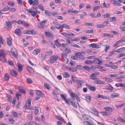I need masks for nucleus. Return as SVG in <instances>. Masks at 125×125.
<instances>
[{
	"label": "nucleus",
	"instance_id": "nucleus-1",
	"mask_svg": "<svg viewBox=\"0 0 125 125\" xmlns=\"http://www.w3.org/2000/svg\"><path fill=\"white\" fill-rule=\"evenodd\" d=\"M25 10L28 12L31 13V15L34 17L37 15L39 14L40 13V11L37 10H33L31 9H26Z\"/></svg>",
	"mask_w": 125,
	"mask_h": 125
},
{
	"label": "nucleus",
	"instance_id": "nucleus-2",
	"mask_svg": "<svg viewBox=\"0 0 125 125\" xmlns=\"http://www.w3.org/2000/svg\"><path fill=\"white\" fill-rule=\"evenodd\" d=\"M68 91L70 94V96L72 98V99L75 100L74 98L75 97L78 101L80 102V99L77 94H75L74 93L72 92L71 90H68Z\"/></svg>",
	"mask_w": 125,
	"mask_h": 125
},
{
	"label": "nucleus",
	"instance_id": "nucleus-3",
	"mask_svg": "<svg viewBox=\"0 0 125 125\" xmlns=\"http://www.w3.org/2000/svg\"><path fill=\"white\" fill-rule=\"evenodd\" d=\"M89 112L93 114L94 115L96 116H99V113L96 109L93 107H91L89 108Z\"/></svg>",
	"mask_w": 125,
	"mask_h": 125
},
{
	"label": "nucleus",
	"instance_id": "nucleus-4",
	"mask_svg": "<svg viewBox=\"0 0 125 125\" xmlns=\"http://www.w3.org/2000/svg\"><path fill=\"white\" fill-rule=\"evenodd\" d=\"M57 58L58 57L56 56H51L50 57V59L47 62L50 64H52L55 62Z\"/></svg>",
	"mask_w": 125,
	"mask_h": 125
},
{
	"label": "nucleus",
	"instance_id": "nucleus-5",
	"mask_svg": "<svg viewBox=\"0 0 125 125\" xmlns=\"http://www.w3.org/2000/svg\"><path fill=\"white\" fill-rule=\"evenodd\" d=\"M99 73L97 72H95L93 73L90 76V79L94 80L98 79V78L94 77H95L97 75H99Z\"/></svg>",
	"mask_w": 125,
	"mask_h": 125
},
{
	"label": "nucleus",
	"instance_id": "nucleus-6",
	"mask_svg": "<svg viewBox=\"0 0 125 125\" xmlns=\"http://www.w3.org/2000/svg\"><path fill=\"white\" fill-rule=\"evenodd\" d=\"M77 85V88H81L82 86V83H83L84 82L80 80H76Z\"/></svg>",
	"mask_w": 125,
	"mask_h": 125
},
{
	"label": "nucleus",
	"instance_id": "nucleus-7",
	"mask_svg": "<svg viewBox=\"0 0 125 125\" xmlns=\"http://www.w3.org/2000/svg\"><path fill=\"white\" fill-rule=\"evenodd\" d=\"M12 76L16 77L18 75V74L17 72L14 70H11L9 72Z\"/></svg>",
	"mask_w": 125,
	"mask_h": 125
},
{
	"label": "nucleus",
	"instance_id": "nucleus-8",
	"mask_svg": "<svg viewBox=\"0 0 125 125\" xmlns=\"http://www.w3.org/2000/svg\"><path fill=\"white\" fill-rule=\"evenodd\" d=\"M21 30L20 28L16 29L14 31V33L18 36H21Z\"/></svg>",
	"mask_w": 125,
	"mask_h": 125
},
{
	"label": "nucleus",
	"instance_id": "nucleus-9",
	"mask_svg": "<svg viewBox=\"0 0 125 125\" xmlns=\"http://www.w3.org/2000/svg\"><path fill=\"white\" fill-rule=\"evenodd\" d=\"M93 62L95 64H101L103 63V62L102 61L99 60L97 58L94 59Z\"/></svg>",
	"mask_w": 125,
	"mask_h": 125
},
{
	"label": "nucleus",
	"instance_id": "nucleus-10",
	"mask_svg": "<svg viewBox=\"0 0 125 125\" xmlns=\"http://www.w3.org/2000/svg\"><path fill=\"white\" fill-rule=\"evenodd\" d=\"M35 93L37 95L42 97H43L44 96V94L42 92L39 90L36 91Z\"/></svg>",
	"mask_w": 125,
	"mask_h": 125
},
{
	"label": "nucleus",
	"instance_id": "nucleus-11",
	"mask_svg": "<svg viewBox=\"0 0 125 125\" xmlns=\"http://www.w3.org/2000/svg\"><path fill=\"white\" fill-rule=\"evenodd\" d=\"M104 109L106 111H108L110 113L113 111V109L111 107L108 106H106L104 108Z\"/></svg>",
	"mask_w": 125,
	"mask_h": 125
},
{
	"label": "nucleus",
	"instance_id": "nucleus-12",
	"mask_svg": "<svg viewBox=\"0 0 125 125\" xmlns=\"http://www.w3.org/2000/svg\"><path fill=\"white\" fill-rule=\"evenodd\" d=\"M109 85H107L106 86L105 88L108 91H112L113 90V87L110 84H109Z\"/></svg>",
	"mask_w": 125,
	"mask_h": 125
},
{
	"label": "nucleus",
	"instance_id": "nucleus-13",
	"mask_svg": "<svg viewBox=\"0 0 125 125\" xmlns=\"http://www.w3.org/2000/svg\"><path fill=\"white\" fill-rule=\"evenodd\" d=\"M7 44L9 46H11L12 44V38L10 37L8 38L7 39Z\"/></svg>",
	"mask_w": 125,
	"mask_h": 125
},
{
	"label": "nucleus",
	"instance_id": "nucleus-14",
	"mask_svg": "<svg viewBox=\"0 0 125 125\" xmlns=\"http://www.w3.org/2000/svg\"><path fill=\"white\" fill-rule=\"evenodd\" d=\"M89 45L91 47H92L93 48H99L100 47L99 44L97 45L96 43H92L90 44Z\"/></svg>",
	"mask_w": 125,
	"mask_h": 125
},
{
	"label": "nucleus",
	"instance_id": "nucleus-15",
	"mask_svg": "<svg viewBox=\"0 0 125 125\" xmlns=\"http://www.w3.org/2000/svg\"><path fill=\"white\" fill-rule=\"evenodd\" d=\"M97 98H100L103 99H107V97L105 96L100 94H98L97 95Z\"/></svg>",
	"mask_w": 125,
	"mask_h": 125
},
{
	"label": "nucleus",
	"instance_id": "nucleus-16",
	"mask_svg": "<svg viewBox=\"0 0 125 125\" xmlns=\"http://www.w3.org/2000/svg\"><path fill=\"white\" fill-rule=\"evenodd\" d=\"M40 52L39 49H36L34 50L32 52V53L35 55H36L39 53Z\"/></svg>",
	"mask_w": 125,
	"mask_h": 125
},
{
	"label": "nucleus",
	"instance_id": "nucleus-17",
	"mask_svg": "<svg viewBox=\"0 0 125 125\" xmlns=\"http://www.w3.org/2000/svg\"><path fill=\"white\" fill-rule=\"evenodd\" d=\"M103 37H108L109 36L111 38H112L113 37V36L109 34L104 33L102 34Z\"/></svg>",
	"mask_w": 125,
	"mask_h": 125
},
{
	"label": "nucleus",
	"instance_id": "nucleus-18",
	"mask_svg": "<svg viewBox=\"0 0 125 125\" xmlns=\"http://www.w3.org/2000/svg\"><path fill=\"white\" fill-rule=\"evenodd\" d=\"M9 76L8 73H6L5 74L4 77V79L6 81H8L9 79Z\"/></svg>",
	"mask_w": 125,
	"mask_h": 125
},
{
	"label": "nucleus",
	"instance_id": "nucleus-19",
	"mask_svg": "<svg viewBox=\"0 0 125 125\" xmlns=\"http://www.w3.org/2000/svg\"><path fill=\"white\" fill-rule=\"evenodd\" d=\"M119 94L117 93H114L112 94L111 95V97L113 98L114 97H116L119 96Z\"/></svg>",
	"mask_w": 125,
	"mask_h": 125
},
{
	"label": "nucleus",
	"instance_id": "nucleus-20",
	"mask_svg": "<svg viewBox=\"0 0 125 125\" xmlns=\"http://www.w3.org/2000/svg\"><path fill=\"white\" fill-rule=\"evenodd\" d=\"M101 114L104 116H108L110 115V112H108L106 111L105 112H100Z\"/></svg>",
	"mask_w": 125,
	"mask_h": 125
},
{
	"label": "nucleus",
	"instance_id": "nucleus-21",
	"mask_svg": "<svg viewBox=\"0 0 125 125\" xmlns=\"http://www.w3.org/2000/svg\"><path fill=\"white\" fill-rule=\"evenodd\" d=\"M26 68L27 70L30 73H32L33 72V70L31 67L27 66L26 67Z\"/></svg>",
	"mask_w": 125,
	"mask_h": 125
},
{
	"label": "nucleus",
	"instance_id": "nucleus-22",
	"mask_svg": "<svg viewBox=\"0 0 125 125\" xmlns=\"http://www.w3.org/2000/svg\"><path fill=\"white\" fill-rule=\"evenodd\" d=\"M9 122L12 124L16 125V121L13 118L9 119Z\"/></svg>",
	"mask_w": 125,
	"mask_h": 125
},
{
	"label": "nucleus",
	"instance_id": "nucleus-23",
	"mask_svg": "<svg viewBox=\"0 0 125 125\" xmlns=\"http://www.w3.org/2000/svg\"><path fill=\"white\" fill-rule=\"evenodd\" d=\"M17 65L18 71L19 72L21 71L22 70V67L21 65L19 63H17Z\"/></svg>",
	"mask_w": 125,
	"mask_h": 125
},
{
	"label": "nucleus",
	"instance_id": "nucleus-24",
	"mask_svg": "<svg viewBox=\"0 0 125 125\" xmlns=\"http://www.w3.org/2000/svg\"><path fill=\"white\" fill-rule=\"evenodd\" d=\"M46 35L49 37H52L53 36L52 34L50 32H45Z\"/></svg>",
	"mask_w": 125,
	"mask_h": 125
},
{
	"label": "nucleus",
	"instance_id": "nucleus-25",
	"mask_svg": "<svg viewBox=\"0 0 125 125\" xmlns=\"http://www.w3.org/2000/svg\"><path fill=\"white\" fill-rule=\"evenodd\" d=\"M14 22L13 21H8L6 22V25L8 27H10L11 26V25Z\"/></svg>",
	"mask_w": 125,
	"mask_h": 125
},
{
	"label": "nucleus",
	"instance_id": "nucleus-26",
	"mask_svg": "<svg viewBox=\"0 0 125 125\" xmlns=\"http://www.w3.org/2000/svg\"><path fill=\"white\" fill-rule=\"evenodd\" d=\"M63 77L65 78L69 77L70 76V75L67 73L65 72L63 73Z\"/></svg>",
	"mask_w": 125,
	"mask_h": 125
},
{
	"label": "nucleus",
	"instance_id": "nucleus-27",
	"mask_svg": "<svg viewBox=\"0 0 125 125\" xmlns=\"http://www.w3.org/2000/svg\"><path fill=\"white\" fill-rule=\"evenodd\" d=\"M122 42H123L122 41V39H121V40L116 42L113 45V46L114 47H115L119 44Z\"/></svg>",
	"mask_w": 125,
	"mask_h": 125
},
{
	"label": "nucleus",
	"instance_id": "nucleus-28",
	"mask_svg": "<svg viewBox=\"0 0 125 125\" xmlns=\"http://www.w3.org/2000/svg\"><path fill=\"white\" fill-rule=\"evenodd\" d=\"M56 118L57 119L60 120L63 122L65 121L63 119L61 116H56Z\"/></svg>",
	"mask_w": 125,
	"mask_h": 125
},
{
	"label": "nucleus",
	"instance_id": "nucleus-29",
	"mask_svg": "<svg viewBox=\"0 0 125 125\" xmlns=\"http://www.w3.org/2000/svg\"><path fill=\"white\" fill-rule=\"evenodd\" d=\"M18 89L21 93H23L24 94H26L25 91L24 90L21 88L20 87H18Z\"/></svg>",
	"mask_w": 125,
	"mask_h": 125
},
{
	"label": "nucleus",
	"instance_id": "nucleus-30",
	"mask_svg": "<svg viewBox=\"0 0 125 125\" xmlns=\"http://www.w3.org/2000/svg\"><path fill=\"white\" fill-rule=\"evenodd\" d=\"M124 50V47H123L121 48L117 49L115 50V51L116 52H120L123 51V50Z\"/></svg>",
	"mask_w": 125,
	"mask_h": 125
},
{
	"label": "nucleus",
	"instance_id": "nucleus-31",
	"mask_svg": "<svg viewBox=\"0 0 125 125\" xmlns=\"http://www.w3.org/2000/svg\"><path fill=\"white\" fill-rule=\"evenodd\" d=\"M83 124L84 125H94V124L93 123L87 121H84Z\"/></svg>",
	"mask_w": 125,
	"mask_h": 125
},
{
	"label": "nucleus",
	"instance_id": "nucleus-32",
	"mask_svg": "<svg viewBox=\"0 0 125 125\" xmlns=\"http://www.w3.org/2000/svg\"><path fill=\"white\" fill-rule=\"evenodd\" d=\"M65 28L66 29H69V26L66 24H62V28Z\"/></svg>",
	"mask_w": 125,
	"mask_h": 125
},
{
	"label": "nucleus",
	"instance_id": "nucleus-33",
	"mask_svg": "<svg viewBox=\"0 0 125 125\" xmlns=\"http://www.w3.org/2000/svg\"><path fill=\"white\" fill-rule=\"evenodd\" d=\"M69 70L72 72H74L76 71V67H74L69 68Z\"/></svg>",
	"mask_w": 125,
	"mask_h": 125
},
{
	"label": "nucleus",
	"instance_id": "nucleus-34",
	"mask_svg": "<svg viewBox=\"0 0 125 125\" xmlns=\"http://www.w3.org/2000/svg\"><path fill=\"white\" fill-rule=\"evenodd\" d=\"M14 117L17 118L18 116V115L17 113L14 111H12L11 112Z\"/></svg>",
	"mask_w": 125,
	"mask_h": 125
},
{
	"label": "nucleus",
	"instance_id": "nucleus-35",
	"mask_svg": "<svg viewBox=\"0 0 125 125\" xmlns=\"http://www.w3.org/2000/svg\"><path fill=\"white\" fill-rule=\"evenodd\" d=\"M10 10V8L8 7L7 6L1 10V11H8Z\"/></svg>",
	"mask_w": 125,
	"mask_h": 125
},
{
	"label": "nucleus",
	"instance_id": "nucleus-36",
	"mask_svg": "<svg viewBox=\"0 0 125 125\" xmlns=\"http://www.w3.org/2000/svg\"><path fill=\"white\" fill-rule=\"evenodd\" d=\"M1 54L2 57H6V54L4 51H2L1 52Z\"/></svg>",
	"mask_w": 125,
	"mask_h": 125
},
{
	"label": "nucleus",
	"instance_id": "nucleus-37",
	"mask_svg": "<svg viewBox=\"0 0 125 125\" xmlns=\"http://www.w3.org/2000/svg\"><path fill=\"white\" fill-rule=\"evenodd\" d=\"M71 104L73 106L76 108L77 107V105L76 103H75L74 102L71 101Z\"/></svg>",
	"mask_w": 125,
	"mask_h": 125
},
{
	"label": "nucleus",
	"instance_id": "nucleus-38",
	"mask_svg": "<svg viewBox=\"0 0 125 125\" xmlns=\"http://www.w3.org/2000/svg\"><path fill=\"white\" fill-rule=\"evenodd\" d=\"M115 2H114V3H113V4L114 5L116 6H120L121 5V4L118 1L115 0Z\"/></svg>",
	"mask_w": 125,
	"mask_h": 125
},
{
	"label": "nucleus",
	"instance_id": "nucleus-39",
	"mask_svg": "<svg viewBox=\"0 0 125 125\" xmlns=\"http://www.w3.org/2000/svg\"><path fill=\"white\" fill-rule=\"evenodd\" d=\"M87 85L88 86V87L90 90L94 91L96 89L94 87L91 86L89 85Z\"/></svg>",
	"mask_w": 125,
	"mask_h": 125
},
{
	"label": "nucleus",
	"instance_id": "nucleus-40",
	"mask_svg": "<svg viewBox=\"0 0 125 125\" xmlns=\"http://www.w3.org/2000/svg\"><path fill=\"white\" fill-rule=\"evenodd\" d=\"M81 53L83 55H84L85 54V53L84 52H79L78 53H75V54L77 58V57H78V56H79V55H82L81 54Z\"/></svg>",
	"mask_w": 125,
	"mask_h": 125
},
{
	"label": "nucleus",
	"instance_id": "nucleus-41",
	"mask_svg": "<svg viewBox=\"0 0 125 125\" xmlns=\"http://www.w3.org/2000/svg\"><path fill=\"white\" fill-rule=\"evenodd\" d=\"M52 52L49 51L45 53V55L46 56H50L52 54Z\"/></svg>",
	"mask_w": 125,
	"mask_h": 125
},
{
	"label": "nucleus",
	"instance_id": "nucleus-42",
	"mask_svg": "<svg viewBox=\"0 0 125 125\" xmlns=\"http://www.w3.org/2000/svg\"><path fill=\"white\" fill-rule=\"evenodd\" d=\"M78 59L82 60H85V58L82 55H79L77 58Z\"/></svg>",
	"mask_w": 125,
	"mask_h": 125
},
{
	"label": "nucleus",
	"instance_id": "nucleus-43",
	"mask_svg": "<svg viewBox=\"0 0 125 125\" xmlns=\"http://www.w3.org/2000/svg\"><path fill=\"white\" fill-rule=\"evenodd\" d=\"M116 52L115 50H113L110 52V53L108 55L109 56H111L115 54Z\"/></svg>",
	"mask_w": 125,
	"mask_h": 125
},
{
	"label": "nucleus",
	"instance_id": "nucleus-44",
	"mask_svg": "<svg viewBox=\"0 0 125 125\" xmlns=\"http://www.w3.org/2000/svg\"><path fill=\"white\" fill-rule=\"evenodd\" d=\"M109 46L108 45L105 44V46L104 51L105 52H106L108 50L109 48Z\"/></svg>",
	"mask_w": 125,
	"mask_h": 125
},
{
	"label": "nucleus",
	"instance_id": "nucleus-45",
	"mask_svg": "<svg viewBox=\"0 0 125 125\" xmlns=\"http://www.w3.org/2000/svg\"><path fill=\"white\" fill-rule=\"evenodd\" d=\"M54 42L55 45L57 46L60 47L61 46V44L58 42L57 40H56L55 41H54Z\"/></svg>",
	"mask_w": 125,
	"mask_h": 125
},
{
	"label": "nucleus",
	"instance_id": "nucleus-46",
	"mask_svg": "<svg viewBox=\"0 0 125 125\" xmlns=\"http://www.w3.org/2000/svg\"><path fill=\"white\" fill-rule=\"evenodd\" d=\"M41 60L43 61L45 59L46 56L45 54H41Z\"/></svg>",
	"mask_w": 125,
	"mask_h": 125
},
{
	"label": "nucleus",
	"instance_id": "nucleus-47",
	"mask_svg": "<svg viewBox=\"0 0 125 125\" xmlns=\"http://www.w3.org/2000/svg\"><path fill=\"white\" fill-rule=\"evenodd\" d=\"M109 19L111 22H113L116 21L115 18V17H110Z\"/></svg>",
	"mask_w": 125,
	"mask_h": 125
},
{
	"label": "nucleus",
	"instance_id": "nucleus-48",
	"mask_svg": "<svg viewBox=\"0 0 125 125\" xmlns=\"http://www.w3.org/2000/svg\"><path fill=\"white\" fill-rule=\"evenodd\" d=\"M38 7L39 9L42 11H43L44 10V7L41 5H39L38 6Z\"/></svg>",
	"mask_w": 125,
	"mask_h": 125
},
{
	"label": "nucleus",
	"instance_id": "nucleus-49",
	"mask_svg": "<svg viewBox=\"0 0 125 125\" xmlns=\"http://www.w3.org/2000/svg\"><path fill=\"white\" fill-rule=\"evenodd\" d=\"M44 86L46 89H50V87L49 85L47 83H44Z\"/></svg>",
	"mask_w": 125,
	"mask_h": 125
},
{
	"label": "nucleus",
	"instance_id": "nucleus-50",
	"mask_svg": "<svg viewBox=\"0 0 125 125\" xmlns=\"http://www.w3.org/2000/svg\"><path fill=\"white\" fill-rule=\"evenodd\" d=\"M23 23L22 24V25L26 27H29V25L26 22H25V21H23Z\"/></svg>",
	"mask_w": 125,
	"mask_h": 125
},
{
	"label": "nucleus",
	"instance_id": "nucleus-51",
	"mask_svg": "<svg viewBox=\"0 0 125 125\" xmlns=\"http://www.w3.org/2000/svg\"><path fill=\"white\" fill-rule=\"evenodd\" d=\"M124 85V84L120 83H116L115 85V86L116 87H122Z\"/></svg>",
	"mask_w": 125,
	"mask_h": 125
},
{
	"label": "nucleus",
	"instance_id": "nucleus-52",
	"mask_svg": "<svg viewBox=\"0 0 125 125\" xmlns=\"http://www.w3.org/2000/svg\"><path fill=\"white\" fill-rule=\"evenodd\" d=\"M27 83L29 84H31L32 83V80L29 78L27 79Z\"/></svg>",
	"mask_w": 125,
	"mask_h": 125
},
{
	"label": "nucleus",
	"instance_id": "nucleus-53",
	"mask_svg": "<svg viewBox=\"0 0 125 125\" xmlns=\"http://www.w3.org/2000/svg\"><path fill=\"white\" fill-rule=\"evenodd\" d=\"M93 31V29H92L90 30H87L85 32L87 33H92Z\"/></svg>",
	"mask_w": 125,
	"mask_h": 125
},
{
	"label": "nucleus",
	"instance_id": "nucleus-54",
	"mask_svg": "<svg viewBox=\"0 0 125 125\" xmlns=\"http://www.w3.org/2000/svg\"><path fill=\"white\" fill-rule=\"evenodd\" d=\"M72 79L73 81L75 82L77 80L76 77L73 75L72 76Z\"/></svg>",
	"mask_w": 125,
	"mask_h": 125
},
{
	"label": "nucleus",
	"instance_id": "nucleus-55",
	"mask_svg": "<svg viewBox=\"0 0 125 125\" xmlns=\"http://www.w3.org/2000/svg\"><path fill=\"white\" fill-rule=\"evenodd\" d=\"M93 63V62L92 61L89 60H87V61H85V63L86 64H90L91 63Z\"/></svg>",
	"mask_w": 125,
	"mask_h": 125
},
{
	"label": "nucleus",
	"instance_id": "nucleus-56",
	"mask_svg": "<svg viewBox=\"0 0 125 125\" xmlns=\"http://www.w3.org/2000/svg\"><path fill=\"white\" fill-rule=\"evenodd\" d=\"M16 97L18 100V101H19L20 99V97H21V94L19 93H17L16 94Z\"/></svg>",
	"mask_w": 125,
	"mask_h": 125
},
{
	"label": "nucleus",
	"instance_id": "nucleus-57",
	"mask_svg": "<svg viewBox=\"0 0 125 125\" xmlns=\"http://www.w3.org/2000/svg\"><path fill=\"white\" fill-rule=\"evenodd\" d=\"M103 5V7L106 8L108 6H110V4H105V2H104V3L102 4Z\"/></svg>",
	"mask_w": 125,
	"mask_h": 125
},
{
	"label": "nucleus",
	"instance_id": "nucleus-58",
	"mask_svg": "<svg viewBox=\"0 0 125 125\" xmlns=\"http://www.w3.org/2000/svg\"><path fill=\"white\" fill-rule=\"evenodd\" d=\"M38 27L40 29H42L43 28V26L42 24L40 23H38Z\"/></svg>",
	"mask_w": 125,
	"mask_h": 125
},
{
	"label": "nucleus",
	"instance_id": "nucleus-59",
	"mask_svg": "<svg viewBox=\"0 0 125 125\" xmlns=\"http://www.w3.org/2000/svg\"><path fill=\"white\" fill-rule=\"evenodd\" d=\"M45 13L47 15L51 16V12L50 11H49L48 10H45Z\"/></svg>",
	"mask_w": 125,
	"mask_h": 125
},
{
	"label": "nucleus",
	"instance_id": "nucleus-60",
	"mask_svg": "<svg viewBox=\"0 0 125 125\" xmlns=\"http://www.w3.org/2000/svg\"><path fill=\"white\" fill-rule=\"evenodd\" d=\"M71 45L72 46L74 47H76L78 48H80V47L77 44L73 43L72 44H71Z\"/></svg>",
	"mask_w": 125,
	"mask_h": 125
},
{
	"label": "nucleus",
	"instance_id": "nucleus-61",
	"mask_svg": "<svg viewBox=\"0 0 125 125\" xmlns=\"http://www.w3.org/2000/svg\"><path fill=\"white\" fill-rule=\"evenodd\" d=\"M103 16L104 18H106L109 17L110 14L109 13L104 14Z\"/></svg>",
	"mask_w": 125,
	"mask_h": 125
},
{
	"label": "nucleus",
	"instance_id": "nucleus-62",
	"mask_svg": "<svg viewBox=\"0 0 125 125\" xmlns=\"http://www.w3.org/2000/svg\"><path fill=\"white\" fill-rule=\"evenodd\" d=\"M86 100L89 102H90L91 101V97L90 96H87L86 97Z\"/></svg>",
	"mask_w": 125,
	"mask_h": 125
},
{
	"label": "nucleus",
	"instance_id": "nucleus-63",
	"mask_svg": "<svg viewBox=\"0 0 125 125\" xmlns=\"http://www.w3.org/2000/svg\"><path fill=\"white\" fill-rule=\"evenodd\" d=\"M104 79L105 81H108L109 82H110L112 81L111 79L106 77H104Z\"/></svg>",
	"mask_w": 125,
	"mask_h": 125
},
{
	"label": "nucleus",
	"instance_id": "nucleus-64",
	"mask_svg": "<svg viewBox=\"0 0 125 125\" xmlns=\"http://www.w3.org/2000/svg\"><path fill=\"white\" fill-rule=\"evenodd\" d=\"M119 28L122 31H125V26L122 27L120 26Z\"/></svg>",
	"mask_w": 125,
	"mask_h": 125
}]
</instances>
